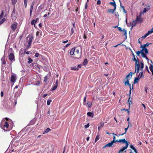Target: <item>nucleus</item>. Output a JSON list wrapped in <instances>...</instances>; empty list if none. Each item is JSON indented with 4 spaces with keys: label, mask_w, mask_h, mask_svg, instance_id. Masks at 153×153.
<instances>
[{
    "label": "nucleus",
    "mask_w": 153,
    "mask_h": 153,
    "mask_svg": "<svg viewBox=\"0 0 153 153\" xmlns=\"http://www.w3.org/2000/svg\"><path fill=\"white\" fill-rule=\"evenodd\" d=\"M9 59V60L11 61L10 64H9L8 65L9 67H11V63L12 62H13L15 61V58L14 54L12 53H11L8 54Z\"/></svg>",
    "instance_id": "7ed1b4c3"
},
{
    "label": "nucleus",
    "mask_w": 153,
    "mask_h": 153,
    "mask_svg": "<svg viewBox=\"0 0 153 153\" xmlns=\"http://www.w3.org/2000/svg\"><path fill=\"white\" fill-rule=\"evenodd\" d=\"M75 49L74 48H72L70 52V54L71 55H74L75 53Z\"/></svg>",
    "instance_id": "aec40b11"
},
{
    "label": "nucleus",
    "mask_w": 153,
    "mask_h": 153,
    "mask_svg": "<svg viewBox=\"0 0 153 153\" xmlns=\"http://www.w3.org/2000/svg\"><path fill=\"white\" fill-rule=\"evenodd\" d=\"M33 39V36L32 35L29 36V40H32Z\"/></svg>",
    "instance_id": "338daca9"
},
{
    "label": "nucleus",
    "mask_w": 153,
    "mask_h": 153,
    "mask_svg": "<svg viewBox=\"0 0 153 153\" xmlns=\"http://www.w3.org/2000/svg\"><path fill=\"white\" fill-rule=\"evenodd\" d=\"M143 20L140 18H139L137 16V19L136 20V22H138V23H140L142 22Z\"/></svg>",
    "instance_id": "f3484780"
},
{
    "label": "nucleus",
    "mask_w": 153,
    "mask_h": 153,
    "mask_svg": "<svg viewBox=\"0 0 153 153\" xmlns=\"http://www.w3.org/2000/svg\"><path fill=\"white\" fill-rule=\"evenodd\" d=\"M51 102H52V100L51 99L48 100L47 101V105H49L50 104V103Z\"/></svg>",
    "instance_id": "a18cd8bd"
},
{
    "label": "nucleus",
    "mask_w": 153,
    "mask_h": 153,
    "mask_svg": "<svg viewBox=\"0 0 153 153\" xmlns=\"http://www.w3.org/2000/svg\"><path fill=\"white\" fill-rule=\"evenodd\" d=\"M116 9L114 8V9H108V11L110 13H113L115 11Z\"/></svg>",
    "instance_id": "4be33fe9"
},
{
    "label": "nucleus",
    "mask_w": 153,
    "mask_h": 153,
    "mask_svg": "<svg viewBox=\"0 0 153 153\" xmlns=\"http://www.w3.org/2000/svg\"><path fill=\"white\" fill-rule=\"evenodd\" d=\"M17 0H12V4L14 5L15 4Z\"/></svg>",
    "instance_id": "5fc2aeb1"
},
{
    "label": "nucleus",
    "mask_w": 153,
    "mask_h": 153,
    "mask_svg": "<svg viewBox=\"0 0 153 153\" xmlns=\"http://www.w3.org/2000/svg\"><path fill=\"white\" fill-rule=\"evenodd\" d=\"M88 61L87 59H84V61L83 63V65H87L88 63Z\"/></svg>",
    "instance_id": "cd10ccee"
},
{
    "label": "nucleus",
    "mask_w": 153,
    "mask_h": 153,
    "mask_svg": "<svg viewBox=\"0 0 153 153\" xmlns=\"http://www.w3.org/2000/svg\"><path fill=\"white\" fill-rule=\"evenodd\" d=\"M142 52V50L140 51H138L136 52V54L137 56H139L140 53L141 54Z\"/></svg>",
    "instance_id": "c03bdc74"
},
{
    "label": "nucleus",
    "mask_w": 153,
    "mask_h": 153,
    "mask_svg": "<svg viewBox=\"0 0 153 153\" xmlns=\"http://www.w3.org/2000/svg\"><path fill=\"white\" fill-rule=\"evenodd\" d=\"M101 1L100 0H98L97 1V5H100L101 4Z\"/></svg>",
    "instance_id": "69168bd1"
},
{
    "label": "nucleus",
    "mask_w": 153,
    "mask_h": 153,
    "mask_svg": "<svg viewBox=\"0 0 153 153\" xmlns=\"http://www.w3.org/2000/svg\"><path fill=\"white\" fill-rule=\"evenodd\" d=\"M34 2H33L32 3L30 9V14H31V12L32 11V10L33 9V6L34 5Z\"/></svg>",
    "instance_id": "ea45409f"
},
{
    "label": "nucleus",
    "mask_w": 153,
    "mask_h": 153,
    "mask_svg": "<svg viewBox=\"0 0 153 153\" xmlns=\"http://www.w3.org/2000/svg\"><path fill=\"white\" fill-rule=\"evenodd\" d=\"M1 60L2 61V66L3 67H5L6 64L5 57H3L2 58Z\"/></svg>",
    "instance_id": "9d476101"
},
{
    "label": "nucleus",
    "mask_w": 153,
    "mask_h": 153,
    "mask_svg": "<svg viewBox=\"0 0 153 153\" xmlns=\"http://www.w3.org/2000/svg\"><path fill=\"white\" fill-rule=\"evenodd\" d=\"M128 147V146H127L122 147L119 151L118 153H122L123 151L126 149Z\"/></svg>",
    "instance_id": "9b49d317"
},
{
    "label": "nucleus",
    "mask_w": 153,
    "mask_h": 153,
    "mask_svg": "<svg viewBox=\"0 0 153 153\" xmlns=\"http://www.w3.org/2000/svg\"><path fill=\"white\" fill-rule=\"evenodd\" d=\"M16 80V77L15 75H12L11 76L10 78V81L11 82H14Z\"/></svg>",
    "instance_id": "f8f14e48"
},
{
    "label": "nucleus",
    "mask_w": 153,
    "mask_h": 153,
    "mask_svg": "<svg viewBox=\"0 0 153 153\" xmlns=\"http://www.w3.org/2000/svg\"><path fill=\"white\" fill-rule=\"evenodd\" d=\"M132 99V97L131 98L130 96H129V97L128 100V104H129V108H130V102H129V100H130V99Z\"/></svg>",
    "instance_id": "37998d69"
},
{
    "label": "nucleus",
    "mask_w": 153,
    "mask_h": 153,
    "mask_svg": "<svg viewBox=\"0 0 153 153\" xmlns=\"http://www.w3.org/2000/svg\"><path fill=\"white\" fill-rule=\"evenodd\" d=\"M151 44V43H148V42H147L146 44H144L143 45V46L142 45H141V48H146V47H148L149 46V44Z\"/></svg>",
    "instance_id": "bb28decb"
},
{
    "label": "nucleus",
    "mask_w": 153,
    "mask_h": 153,
    "mask_svg": "<svg viewBox=\"0 0 153 153\" xmlns=\"http://www.w3.org/2000/svg\"><path fill=\"white\" fill-rule=\"evenodd\" d=\"M87 115L89 117H93L94 114L91 112H88L87 113Z\"/></svg>",
    "instance_id": "a211bd4d"
},
{
    "label": "nucleus",
    "mask_w": 153,
    "mask_h": 153,
    "mask_svg": "<svg viewBox=\"0 0 153 153\" xmlns=\"http://www.w3.org/2000/svg\"><path fill=\"white\" fill-rule=\"evenodd\" d=\"M122 32H123L124 33V35L126 36V38H127V33L125 29H123L122 30Z\"/></svg>",
    "instance_id": "e433bc0d"
},
{
    "label": "nucleus",
    "mask_w": 153,
    "mask_h": 153,
    "mask_svg": "<svg viewBox=\"0 0 153 153\" xmlns=\"http://www.w3.org/2000/svg\"><path fill=\"white\" fill-rule=\"evenodd\" d=\"M141 56H142L143 58H145L147 56L146 55V54L144 53L143 52H142L141 53Z\"/></svg>",
    "instance_id": "a19ab883"
},
{
    "label": "nucleus",
    "mask_w": 153,
    "mask_h": 153,
    "mask_svg": "<svg viewBox=\"0 0 153 153\" xmlns=\"http://www.w3.org/2000/svg\"><path fill=\"white\" fill-rule=\"evenodd\" d=\"M132 55L133 57V58L132 59V60L134 61L137 60V59H136L135 58V56L133 53H132Z\"/></svg>",
    "instance_id": "79ce46f5"
},
{
    "label": "nucleus",
    "mask_w": 153,
    "mask_h": 153,
    "mask_svg": "<svg viewBox=\"0 0 153 153\" xmlns=\"http://www.w3.org/2000/svg\"><path fill=\"white\" fill-rule=\"evenodd\" d=\"M100 139V135H98V134L96 136V137L95 140V142H96L97 141H98Z\"/></svg>",
    "instance_id": "72a5a7b5"
},
{
    "label": "nucleus",
    "mask_w": 153,
    "mask_h": 153,
    "mask_svg": "<svg viewBox=\"0 0 153 153\" xmlns=\"http://www.w3.org/2000/svg\"><path fill=\"white\" fill-rule=\"evenodd\" d=\"M149 69L150 71L152 72V75H153V64L152 65L151 64H150L149 66Z\"/></svg>",
    "instance_id": "393cba45"
},
{
    "label": "nucleus",
    "mask_w": 153,
    "mask_h": 153,
    "mask_svg": "<svg viewBox=\"0 0 153 153\" xmlns=\"http://www.w3.org/2000/svg\"><path fill=\"white\" fill-rule=\"evenodd\" d=\"M148 36V35H147V34L146 33V34H145V35H144L142 37V38L143 39H144V38H145L147 36Z\"/></svg>",
    "instance_id": "4d7b16f0"
},
{
    "label": "nucleus",
    "mask_w": 153,
    "mask_h": 153,
    "mask_svg": "<svg viewBox=\"0 0 153 153\" xmlns=\"http://www.w3.org/2000/svg\"><path fill=\"white\" fill-rule=\"evenodd\" d=\"M132 76V72H130L126 76L125 78V79H126V81L124 82V84L126 86L128 85L130 88L129 93V96H131V89H133V88L132 86L131 88V84L129 83V79L131 78Z\"/></svg>",
    "instance_id": "f257e3e1"
},
{
    "label": "nucleus",
    "mask_w": 153,
    "mask_h": 153,
    "mask_svg": "<svg viewBox=\"0 0 153 153\" xmlns=\"http://www.w3.org/2000/svg\"><path fill=\"white\" fill-rule=\"evenodd\" d=\"M28 124L27 126L24 128L21 131V133H24V136L27 134V135H28L29 134L28 128L29 127H28Z\"/></svg>",
    "instance_id": "39448f33"
},
{
    "label": "nucleus",
    "mask_w": 153,
    "mask_h": 153,
    "mask_svg": "<svg viewBox=\"0 0 153 153\" xmlns=\"http://www.w3.org/2000/svg\"><path fill=\"white\" fill-rule=\"evenodd\" d=\"M71 70H75V71H78L79 70V68L77 67L76 66L74 67H71Z\"/></svg>",
    "instance_id": "a878e982"
},
{
    "label": "nucleus",
    "mask_w": 153,
    "mask_h": 153,
    "mask_svg": "<svg viewBox=\"0 0 153 153\" xmlns=\"http://www.w3.org/2000/svg\"><path fill=\"white\" fill-rule=\"evenodd\" d=\"M3 15H4V11L3 10H2L1 12V14L0 15V19H1L2 18Z\"/></svg>",
    "instance_id": "09e8293b"
},
{
    "label": "nucleus",
    "mask_w": 153,
    "mask_h": 153,
    "mask_svg": "<svg viewBox=\"0 0 153 153\" xmlns=\"http://www.w3.org/2000/svg\"><path fill=\"white\" fill-rule=\"evenodd\" d=\"M139 77H136L134 79V83H137L139 80V79L138 78Z\"/></svg>",
    "instance_id": "4c0bfd02"
},
{
    "label": "nucleus",
    "mask_w": 153,
    "mask_h": 153,
    "mask_svg": "<svg viewBox=\"0 0 153 153\" xmlns=\"http://www.w3.org/2000/svg\"><path fill=\"white\" fill-rule=\"evenodd\" d=\"M140 64H141V66L140 67V70L142 71L143 70V68H144V64L143 63V62H140Z\"/></svg>",
    "instance_id": "c85d7f7f"
},
{
    "label": "nucleus",
    "mask_w": 153,
    "mask_h": 153,
    "mask_svg": "<svg viewBox=\"0 0 153 153\" xmlns=\"http://www.w3.org/2000/svg\"><path fill=\"white\" fill-rule=\"evenodd\" d=\"M117 140H113L110 143H111V144H112V145H113V143H115L117 142Z\"/></svg>",
    "instance_id": "6e6d98bb"
},
{
    "label": "nucleus",
    "mask_w": 153,
    "mask_h": 153,
    "mask_svg": "<svg viewBox=\"0 0 153 153\" xmlns=\"http://www.w3.org/2000/svg\"><path fill=\"white\" fill-rule=\"evenodd\" d=\"M5 20V18H4L1 20L0 21V25L2 24L4 22Z\"/></svg>",
    "instance_id": "58836bf2"
},
{
    "label": "nucleus",
    "mask_w": 153,
    "mask_h": 153,
    "mask_svg": "<svg viewBox=\"0 0 153 153\" xmlns=\"http://www.w3.org/2000/svg\"><path fill=\"white\" fill-rule=\"evenodd\" d=\"M57 87V85H54V86L52 88V91H54L55 90Z\"/></svg>",
    "instance_id": "49530a36"
},
{
    "label": "nucleus",
    "mask_w": 153,
    "mask_h": 153,
    "mask_svg": "<svg viewBox=\"0 0 153 153\" xmlns=\"http://www.w3.org/2000/svg\"><path fill=\"white\" fill-rule=\"evenodd\" d=\"M36 23V22H35V20L34 19H33L32 20V21L31 22V24L32 25H34L35 23Z\"/></svg>",
    "instance_id": "864d4df0"
},
{
    "label": "nucleus",
    "mask_w": 153,
    "mask_h": 153,
    "mask_svg": "<svg viewBox=\"0 0 153 153\" xmlns=\"http://www.w3.org/2000/svg\"><path fill=\"white\" fill-rule=\"evenodd\" d=\"M39 54L38 53H36L35 55V56L36 57H38L39 56Z\"/></svg>",
    "instance_id": "0e129e2a"
},
{
    "label": "nucleus",
    "mask_w": 153,
    "mask_h": 153,
    "mask_svg": "<svg viewBox=\"0 0 153 153\" xmlns=\"http://www.w3.org/2000/svg\"><path fill=\"white\" fill-rule=\"evenodd\" d=\"M21 92L20 91H17L14 95V98H16L17 99H18L19 97L20 96L21 94Z\"/></svg>",
    "instance_id": "1a4fd4ad"
},
{
    "label": "nucleus",
    "mask_w": 153,
    "mask_h": 153,
    "mask_svg": "<svg viewBox=\"0 0 153 153\" xmlns=\"http://www.w3.org/2000/svg\"><path fill=\"white\" fill-rule=\"evenodd\" d=\"M27 0H24V6H25V7H27Z\"/></svg>",
    "instance_id": "de8ad7c7"
},
{
    "label": "nucleus",
    "mask_w": 153,
    "mask_h": 153,
    "mask_svg": "<svg viewBox=\"0 0 153 153\" xmlns=\"http://www.w3.org/2000/svg\"><path fill=\"white\" fill-rule=\"evenodd\" d=\"M48 75L45 76V77L44 78V82H46L48 81Z\"/></svg>",
    "instance_id": "473e14b6"
},
{
    "label": "nucleus",
    "mask_w": 153,
    "mask_h": 153,
    "mask_svg": "<svg viewBox=\"0 0 153 153\" xmlns=\"http://www.w3.org/2000/svg\"><path fill=\"white\" fill-rule=\"evenodd\" d=\"M86 97H85L83 99L84 102H83V105H85V102L86 101Z\"/></svg>",
    "instance_id": "bf43d9fd"
},
{
    "label": "nucleus",
    "mask_w": 153,
    "mask_h": 153,
    "mask_svg": "<svg viewBox=\"0 0 153 153\" xmlns=\"http://www.w3.org/2000/svg\"><path fill=\"white\" fill-rule=\"evenodd\" d=\"M35 122V120H32L30 121L29 123V125H32L34 124Z\"/></svg>",
    "instance_id": "c9c22d12"
},
{
    "label": "nucleus",
    "mask_w": 153,
    "mask_h": 153,
    "mask_svg": "<svg viewBox=\"0 0 153 153\" xmlns=\"http://www.w3.org/2000/svg\"><path fill=\"white\" fill-rule=\"evenodd\" d=\"M51 131V129L49 128H48L46 129L45 131L43 133V134L47 133L49 132L50 131Z\"/></svg>",
    "instance_id": "7c9ffc66"
},
{
    "label": "nucleus",
    "mask_w": 153,
    "mask_h": 153,
    "mask_svg": "<svg viewBox=\"0 0 153 153\" xmlns=\"http://www.w3.org/2000/svg\"><path fill=\"white\" fill-rule=\"evenodd\" d=\"M113 1H114V2H110L109 3V4L113 6L114 8L115 9L116 8V3L114 1V0H112Z\"/></svg>",
    "instance_id": "dca6fc26"
},
{
    "label": "nucleus",
    "mask_w": 153,
    "mask_h": 153,
    "mask_svg": "<svg viewBox=\"0 0 153 153\" xmlns=\"http://www.w3.org/2000/svg\"><path fill=\"white\" fill-rule=\"evenodd\" d=\"M13 100H14V105H16L17 104V99L16 98H14V99Z\"/></svg>",
    "instance_id": "3c124183"
},
{
    "label": "nucleus",
    "mask_w": 153,
    "mask_h": 153,
    "mask_svg": "<svg viewBox=\"0 0 153 153\" xmlns=\"http://www.w3.org/2000/svg\"><path fill=\"white\" fill-rule=\"evenodd\" d=\"M145 70H146L149 73H150L149 71L148 67L147 66H146Z\"/></svg>",
    "instance_id": "e2e57ef3"
},
{
    "label": "nucleus",
    "mask_w": 153,
    "mask_h": 153,
    "mask_svg": "<svg viewBox=\"0 0 153 153\" xmlns=\"http://www.w3.org/2000/svg\"><path fill=\"white\" fill-rule=\"evenodd\" d=\"M122 142L123 143H125L126 144V146H128V143H129V142H127L126 140L125 139H122Z\"/></svg>",
    "instance_id": "6ab92c4d"
},
{
    "label": "nucleus",
    "mask_w": 153,
    "mask_h": 153,
    "mask_svg": "<svg viewBox=\"0 0 153 153\" xmlns=\"http://www.w3.org/2000/svg\"><path fill=\"white\" fill-rule=\"evenodd\" d=\"M130 147L132 150H133L135 148L132 145H131L130 146Z\"/></svg>",
    "instance_id": "774afa93"
},
{
    "label": "nucleus",
    "mask_w": 153,
    "mask_h": 153,
    "mask_svg": "<svg viewBox=\"0 0 153 153\" xmlns=\"http://www.w3.org/2000/svg\"><path fill=\"white\" fill-rule=\"evenodd\" d=\"M135 71L133 73L132 72V74H134L136 72V68H137H137H140V64L139 63V60L138 58H137V60H136V61H135Z\"/></svg>",
    "instance_id": "423d86ee"
},
{
    "label": "nucleus",
    "mask_w": 153,
    "mask_h": 153,
    "mask_svg": "<svg viewBox=\"0 0 153 153\" xmlns=\"http://www.w3.org/2000/svg\"><path fill=\"white\" fill-rule=\"evenodd\" d=\"M16 16V13H15V11L14 9L13 10L12 13L11 14V17L12 18H13V19H15Z\"/></svg>",
    "instance_id": "2eb2a0df"
},
{
    "label": "nucleus",
    "mask_w": 153,
    "mask_h": 153,
    "mask_svg": "<svg viewBox=\"0 0 153 153\" xmlns=\"http://www.w3.org/2000/svg\"><path fill=\"white\" fill-rule=\"evenodd\" d=\"M135 71L133 73L132 72V74H134L136 72V68H137H137H140V64L139 63V60L138 58H137V60H136V61H135Z\"/></svg>",
    "instance_id": "0eeeda50"
},
{
    "label": "nucleus",
    "mask_w": 153,
    "mask_h": 153,
    "mask_svg": "<svg viewBox=\"0 0 153 153\" xmlns=\"http://www.w3.org/2000/svg\"><path fill=\"white\" fill-rule=\"evenodd\" d=\"M29 43L27 45L25 49H21L19 51V54L21 55H25V54H29Z\"/></svg>",
    "instance_id": "f03ea898"
},
{
    "label": "nucleus",
    "mask_w": 153,
    "mask_h": 153,
    "mask_svg": "<svg viewBox=\"0 0 153 153\" xmlns=\"http://www.w3.org/2000/svg\"><path fill=\"white\" fill-rule=\"evenodd\" d=\"M137 77H139V78H143L144 77V75L143 74V72H140L139 73V75Z\"/></svg>",
    "instance_id": "b1692460"
},
{
    "label": "nucleus",
    "mask_w": 153,
    "mask_h": 153,
    "mask_svg": "<svg viewBox=\"0 0 153 153\" xmlns=\"http://www.w3.org/2000/svg\"><path fill=\"white\" fill-rule=\"evenodd\" d=\"M104 123L103 122H101L100 123V127H102L104 125Z\"/></svg>",
    "instance_id": "603ef678"
},
{
    "label": "nucleus",
    "mask_w": 153,
    "mask_h": 153,
    "mask_svg": "<svg viewBox=\"0 0 153 153\" xmlns=\"http://www.w3.org/2000/svg\"><path fill=\"white\" fill-rule=\"evenodd\" d=\"M136 24V22L134 20L133 21V22L131 24V29L133 27L135 26Z\"/></svg>",
    "instance_id": "c756f323"
},
{
    "label": "nucleus",
    "mask_w": 153,
    "mask_h": 153,
    "mask_svg": "<svg viewBox=\"0 0 153 153\" xmlns=\"http://www.w3.org/2000/svg\"><path fill=\"white\" fill-rule=\"evenodd\" d=\"M82 55L81 52H80L79 49H77L75 51L74 56L77 59L80 58Z\"/></svg>",
    "instance_id": "20e7f679"
},
{
    "label": "nucleus",
    "mask_w": 153,
    "mask_h": 153,
    "mask_svg": "<svg viewBox=\"0 0 153 153\" xmlns=\"http://www.w3.org/2000/svg\"><path fill=\"white\" fill-rule=\"evenodd\" d=\"M141 50L142 52H143V51H144V53L145 54H147L148 53V51L146 48H142V49Z\"/></svg>",
    "instance_id": "412c9836"
},
{
    "label": "nucleus",
    "mask_w": 153,
    "mask_h": 153,
    "mask_svg": "<svg viewBox=\"0 0 153 153\" xmlns=\"http://www.w3.org/2000/svg\"><path fill=\"white\" fill-rule=\"evenodd\" d=\"M89 123H88L87 124L85 125L84 126V127L85 128H87L89 127Z\"/></svg>",
    "instance_id": "052dcab7"
},
{
    "label": "nucleus",
    "mask_w": 153,
    "mask_h": 153,
    "mask_svg": "<svg viewBox=\"0 0 153 153\" xmlns=\"http://www.w3.org/2000/svg\"><path fill=\"white\" fill-rule=\"evenodd\" d=\"M114 27H117L118 30L120 32H122V29L121 27H118L117 26H116Z\"/></svg>",
    "instance_id": "8fccbe9b"
},
{
    "label": "nucleus",
    "mask_w": 153,
    "mask_h": 153,
    "mask_svg": "<svg viewBox=\"0 0 153 153\" xmlns=\"http://www.w3.org/2000/svg\"><path fill=\"white\" fill-rule=\"evenodd\" d=\"M87 103L88 105V107L91 108V107L92 103L91 102L89 101H87Z\"/></svg>",
    "instance_id": "f704fd0d"
},
{
    "label": "nucleus",
    "mask_w": 153,
    "mask_h": 153,
    "mask_svg": "<svg viewBox=\"0 0 153 153\" xmlns=\"http://www.w3.org/2000/svg\"><path fill=\"white\" fill-rule=\"evenodd\" d=\"M17 25V23L15 22L11 25V28L14 31L16 29Z\"/></svg>",
    "instance_id": "6e6552de"
},
{
    "label": "nucleus",
    "mask_w": 153,
    "mask_h": 153,
    "mask_svg": "<svg viewBox=\"0 0 153 153\" xmlns=\"http://www.w3.org/2000/svg\"><path fill=\"white\" fill-rule=\"evenodd\" d=\"M9 124L7 122H5L4 124V127H6L7 128L9 126Z\"/></svg>",
    "instance_id": "2f4dec72"
},
{
    "label": "nucleus",
    "mask_w": 153,
    "mask_h": 153,
    "mask_svg": "<svg viewBox=\"0 0 153 153\" xmlns=\"http://www.w3.org/2000/svg\"><path fill=\"white\" fill-rule=\"evenodd\" d=\"M152 33V32H151V31H150V30H149V31H148L147 33H146V34H147V35H148V36L149 35V34H151V33Z\"/></svg>",
    "instance_id": "13d9d810"
},
{
    "label": "nucleus",
    "mask_w": 153,
    "mask_h": 153,
    "mask_svg": "<svg viewBox=\"0 0 153 153\" xmlns=\"http://www.w3.org/2000/svg\"><path fill=\"white\" fill-rule=\"evenodd\" d=\"M112 145L111 144V143L110 142L108 144L105 145L103 147V148L104 149L106 147H112Z\"/></svg>",
    "instance_id": "4468645a"
},
{
    "label": "nucleus",
    "mask_w": 153,
    "mask_h": 153,
    "mask_svg": "<svg viewBox=\"0 0 153 153\" xmlns=\"http://www.w3.org/2000/svg\"><path fill=\"white\" fill-rule=\"evenodd\" d=\"M74 30L73 29V27H72L71 28V35L72 34H73L74 33Z\"/></svg>",
    "instance_id": "680f3d73"
},
{
    "label": "nucleus",
    "mask_w": 153,
    "mask_h": 153,
    "mask_svg": "<svg viewBox=\"0 0 153 153\" xmlns=\"http://www.w3.org/2000/svg\"><path fill=\"white\" fill-rule=\"evenodd\" d=\"M119 0V1H120V6L123 8V12L124 13H127V11L126 10H125L124 6H122V5H122L121 2V1H120V0Z\"/></svg>",
    "instance_id": "5701e85b"
},
{
    "label": "nucleus",
    "mask_w": 153,
    "mask_h": 153,
    "mask_svg": "<svg viewBox=\"0 0 153 153\" xmlns=\"http://www.w3.org/2000/svg\"><path fill=\"white\" fill-rule=\"evenodd\" d=\"M148 8H147L146 7H145L144 8V9L142 13H146L147 11L149 10L150 9V6L149 5H148L147 6Z\"/></svg>",
    "instance_id": "ddd939ff"
}]
</instances>
